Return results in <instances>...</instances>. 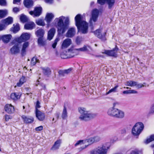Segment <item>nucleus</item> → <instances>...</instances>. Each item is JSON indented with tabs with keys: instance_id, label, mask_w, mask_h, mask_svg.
<instances>
[{
	"instance_id": "56",
	"label": "nucleus",
	"mask_w": 154,
	"mask_h": 154,
	"mask_svg": "<svg viewBox=\"0 0 154 154\" xmlns=\"http://www.w3.org/2000/svg\"><path fill=\"white\" fill-rule=\"evenodd\" d=\"M59 74L61 76H64L65 75L64 71V70H60L58 72Z\"/></svg>"
},
{
	"instance_id": "8",
	"label": "nucleus",
	"mask_w": 154,
	"mask_h": 154,
	"mask_svg": "<svg viewBox=\"0 0 154 154\" xmlns=\"http://www.w3.org/2000/svg\"><path fill=\"white\" fill-rule=\"evenodd\" d=\"M30 36V34L28 33H23L20 36L17 38V41L19 43L24 42L28 40Z\"/></svg>"
},
{
	"instance_id": "1",
	"label": "nucleus",
	"mask_w": 154,
	"mask_h": 154,
	"mask_svg": "<svg viewBox=\"0 0 154 154\" xmlns=\"http://www.w3.org/2000/svg\"><path fill=\"white\" fill-rule=\"evenodd\" d=\"M82 18L81 15L78 14L75 17V20L78 32L85 34L88 32V24L86 21L83 20Z\"/></svg>"
},
{
	"instance_id": "49",
	"label": "nucleus",
	"mask_w": 154,
	"mask_h": 154,
	"mask_svg": "<svg viewBox=\"0 0 154 154\" xmlns=\"http://www.w3.org/2000/svg\"><path fill=\"white\" fill-rule=\"evenodd\" d=\"M65 20L64 23V24H66V26L68 27V26L69 23V19L68 17L65 18Z\"/></svg>"
},
{
	"instance_id": "45",
	"label": "nucleus",
	"mask_w": 154,
	"mask_h": 154,
	"mask_svg": "<svg viewBox=\"0 0 154 154\" xmlns=\"http://www.w3.org/2000/svg\"><path fill=\"white\" fill-rule=\"evenodd\" d=\"M94 131L92 130H88L87 132V134L88 136H91L94 134Z\"/></svg>"
},
{
	"instance_id": "63",
	"label": "nucleus",
	"mask_w": 154,
	"mask_h": 154,
	"mask_svg": "<svg viewBox=\"0 0 154 154\" xmlns=\"http://www.w3.org/2000/svg\"><path fill=\"white\" fill-rule=\"evenodd\" d=\"M131 154H138V152L137 151L133 150L131 152Z\"/></svg>"
},
{
	"instance_id": "15",
	"label": "nucleus",
	"mask_w": 154,
	"mask_h": 154,
	"mask_svg": "<svg viewBox=\"0 0 154 154\" xmlns=\"http://www.w3.org/2000/svg\"><path fill=\"white\" fill-rule=\"evenodd\" d=\"M35 114L36 117L39 121H42L44 119L45 117L44 113L42 112L38 109H36Z\"/></svg>"
},
{
	"instance_id": "17",
	"label": "nucleus",
	"mask_w": 154,
	"mask_h": 154,
	"mask_svg": "<svg viewBox=\"0 0 154 154\" xmlns=\"http://www.w3.org/2000/svg\"><path fill=\"white\" fill-rule=\"evenodd\" d=\"M29 46V43L28 42H24L23 44L21 50V54L24 56L26 54V50Z\"/></svg>"
},
{
	"instance_id": "60",
	"label": "nucleus",
	"mask_w": 154,
	"mask_h": 154,
	"mask_svg": "<svg viewBox=\"0 0 154 154\" xmlns=\"http://www.w3.org/2000/svg\"><path fill=\"white\" fill-rule=\"evenodd\" d=\"M10 119H11V118L10 116L6 115L5 116V119L6 121H8Z\"/></svg>"
},
{
	"instance_id": "31",
	"label": "nucleus",
	"mask_w": 154,
	"mask_h": 154,
	"mask_svg": "<svg viewBox=\"0 0 154 154\" xmlns=\"http://www.w3.org/2000/svg\"><path fill=\"white\" fill-rule=\"evenodd\" d=\"M38 44L40 46H44L46 44V42L44 40L43 37L39 38L38 39Z\"/></svg>"
},
{
	"instance_id": "64",
	"label": "nucleus",
	"mask_w": 154,
	"mask_h": 154,
	"mask_svg": "<svg viewBox=\"0 0 154 154\" xmlns=\"http://www.w3.org/2000/svg\"><path fill=\"white\" fill-rule=\"evenodd\" d=\"M154 112V104L152 106L151 108V109L150 111V112L151 113H153Z\"/></svg>"
},
{
	"instance_id": "10",
	"label": "nucleus",
	"mask_w": 154,
	"mask_h": 154,
	"mask_svg": "<svg viewBox=\"0 0 154 154\" xmlns=\"http://www.w3.org/2000/svg\"><path fill=\"white\" fill-rule=\"evenodd\" d=\"M42 8L41 7H36L35 8L33 11H31L29 12L30 14L33 16L38 17L41 14Z\"/></svg>"
},
{
	"instance_id": "43",
	"label": "nucleus",
	"mask_w": 154,
	"mask_h": 154,
	"mask_svg": "<svg viewBox=\"0 0 154 154\" xmlns=\"http://www.w3.org/2000/svg\"><path fill=\"white\" fill-rule=\"evenodd\" d=\"M154 140V135H151L149 138L147 139L145 142V143L148 144Z\"/></svg>"
},
{
	"instance_id": "53",
	"label": "nucleus",
	"mask_w": 154,
	"mask_h": 154,
	"mask_svg": "<svg viewBox=\"0 0 154 154\" xmlns=\"http://www.w3.org/2000/svg\"><path fill=\"white\" fill-rule=\"evenodd\" d=\"M41 107L40 106V103L39 101H37L36 105H35V111H36V109H38V108H39Z\"/></svg>"
},
{
	"instance_id": "6",
	"label": "nucleus",
	"mask_w": 154,
	"mask_h": 154,
	"mask_svg": "<svg viewBox=\"0 0 154 154\" xmlns=\"http://www.w3.org/2000/svg\"><path fill=\"white\" fill-rule=\"evenodd\" d=\"M144 128V125L142 123L138 122L136 123L132 129V134L134 136H139L143 130Z\"/></svg>"
},
{
	"instance_id": "50",
	"label": "nucleus",
	"mask_w": 154,
	"mask_h": 154,
	"mask_svg": "<svg viewBox=\"0 0 154 154\" xmlns=\"http://www.w3.org/2000/svg\"><path fill=\"white\" fill-rule=\"evenodd\" d=\"M146 84L145 83H143V84H138L137 82V85H136V88L138 89L142 87H143L144 86V85H146Z\"/></svg>"
},
{
	"instance_id": "24",
	"label": "nucleus",
	"mask_w": 154,
	"mask_h": 154,
	"mask_svg": "<svg viewBox=\"0 0 154 154\" xmlns=\"http://www.w3.org/2000/svg\"><path fill=\"white\" fill-rule=\"evenodd\" d=\"M21 94L18 92H14L11 94L10 98L14 100H17L19 99L20 97Z\"/></svg>"
},
{
	"instance_id": "18",
	"label": "nucleus",
	"mask_w": 154,
	"mask_h": 154,
	"mask_svg": "<svg viewBox=\"0 0 154 154\" xmlns=\"http://www.w3.org/2000/svg\"><path fill=\"white\" fill-rule=\"evenodd\" d=\"M118 109L114 107L110 108L108 110L107 113L110 116L116 117Z\"/></svg>"
},
{
	"instance_id": "12",
	"label": "nucleus",
	"mask_w": 154,
	"mask_h": 154,
	"mask_svg": "<svg viewBox=\"0 0 154 154\" xmlns=\"http://www.w3.org/2000/svg\"><path fill=\"white\" fill-rule=\"evenodd\" d=\"M10 52L12 54H16L20 52V49L18 44H16L10 49Z\"/></svg>"
},
{
	"instance_id": "55",
	"label": "nucleus",
	"mask_w": 154,
	"mask_h": 154,
	"mask_svg": "<svg viewBox=\"0 0 154 154\" xmlns=\"http://www.w3.org/2000/svg\"><path fill=\"white\" fill-rule=\"evenodd\" d=\"M43 129V127L42 126H40L35 128V130L36 131H38L42 130Z\"/></svg>"
},
{
	"instance_id": "30",
	"label": "nucleus",
	"mask_w": 154,
	"mask_h": 154,
	"mask_svg": "<svg viewBox=\"0 0 154 154\" xmlns=\"http://www.w3.org/2000/svg\"><path fill=\"white\" fill-rule=\"evenodd\" d=\"M45 33L44 31L42 29H40L37 31L35 34L39 38H43Z\"/></svg>"
},
{
	"instance_id": "7",
	"label": "nucleus",
	"mask_w": 154,
	"mask_h": 154,
	"mask_svg": "<svg viewBox=\"0 0 154 154\" xmlns=\"http://www.w3.org/2000/svg\"><path fill=\"white\" fill-rule=\"evenodd\" d=\"M99 14V11L97 9H95L92 11V17L90 21V25L91 29H93V26L95 24V22L97 21Z\"/></svg>"
},
{
	"instance_id": "42",
	"label": "nucleus",
	"mask_w": 154,
	"mask_h": 154,
	"mask_svg": "<svg viewBox=\"0 0 154 154\" xmlns=\"http://www.w3.org/2000/svg\"><path fill=\"white\" fill-rule=\"evenodd\" d=\"M39 61L37 59L36 57H34L32 59L31 63L32 65H35L36 63L38 62Z\"/></svg>"
},
{
	"instance_id": "37",
	"label": "nucleus",
	"mask_w": 154,
	"mask_h": 154,
	"mask_svg": "<svg viewBox=\"0 0 154 154\" xmlns=\"http://www.w3.org/2000/svg\"><path fill=\"white\" fill-rule=\"evenodd\" d=\"M67 114L66 108L65 106H64L62 114V117L63 119H65L66 118L67 116Z\"/></svg>"
},
{
	"instance_id": "41",
	"label": "nucleus",
	"mask_w": 154,
	"mask_h": 154,
	"mask_svg": "<svg viewBox=\"0 0 154 154\" xmlns=\"http://www.w3.org/2000/svg\"><path fill=\"white\" fill-rule=\"evenodd\" d=\"M94 143H97L101 139L100 136H96L92 137Z\"/></svg>"
},
{
	"instance_id": "52",
	"label": "nucleus",
	"mask_w": 154,
	"mask_h": 154,
	"mask_svg": "<svg viewBox=\"0 0 154 154\" xmlns=\"http://www.w3.org/2000/svg\"><path fill=\"white\" fill-rule=\"evenodd\" d=\"M106 0H97V3L100 5H103L105 4Z\"/></svg>"
},
{
	"instance_id": "33",
	"label": "nucleus",
	"mask_w": 154,
	"mask_h": 154,
	"mask_svg": "<svg viewBox=\"0 0 154 154\" xmlns=\"http://www.w3.org/2000/svg\"><path fill=\"white\" fill-rule=\"evenodd\" d=\"M26 82L25 78L24 76H22L20 79L19 82L17 83V86L20 87Z\"/></svg>"
},
{
	"instance_id": "5",
	"label": "nucleus",
	"mask_w": 154,
	"mask_h": 154,
	"mask_svg": "<svg viewBox=\"0 0 154 154\" xmlns=\"http://www.w3.org/2000/svg\"><path fill=\"white\" fill-rule=\"evenodd\" d=\"M108 143L103 144L91 150L90 154H106L109 146H107Z\"/></svg>"
},
{
	"instance_id": "62",
	"label": "nucleus",
	"mask_w": 154,
	"mask_h": 154,
	"mask_svg": "<svg viewBox=\"0 0 154 154\" xmlns=\"http://www.w3.org/2000/svg\"><path fill=\"white\" fill-rule=\"evenodd\" d=\"M45 1L46 3L51 4L53 2V0H45Z\"/></svg>"
},
{
	"instance_id": "44",
	"label": "nucleus",
	"mask_w": 154,
	"mask_h": 154,
	"mask_svg": "<svg viewBox=\"0 0 154 154\" xmlns=\"http://www.w3.org/2000/svg\"><path fill=\"white\" fill-rule=\"evenodd\" d=\"M118 87V85H116V86H115L114 88H113L111 89L108 92L106 93V94H109V93L112 92H117V88Z\"/></svg>"
},
{
	"instance_id": "36",
	"label": "nucleus",
	"mask_w": 154,
	"mask_h": 154,
	"mask_svg": "<svg viewBox=\"0 0 154 154\" xmlns=\"http://www.w3.org/2000/svg\"><path fill=\"white\" fill-rule=\"evenodd\" d=\"M20 20L21 22L24 23L27 22L28 19L26 15L22 14L20 16Z\"/></svg>"
},
{
	"instance_id": "32",
	"label": "nucleus",
	"mask_w": 154,
	"mask_h": 154,
	"mask_svg": "<svg viewBox=\"0 0 154 154\" xmlns=\"http://www.w3.org/2000/svg\"><path fill=\"white\" fill-rule=\"evenodd\" d=\"M117 114L116 116V118H122L124 117V113L122 111L118 109Z\"/></svg>"
},
{
	"instance_id": "23",
	"label": "nucleus",
	"mask_w": 154,
	"mask_h": 154,
	"mask_svg": "<svg viewBox=\"0 0 154 154\" xmlns=\"http://www.w3.org/2000/svg\"><path fill=\"white\" fill-rule=\"evenodd\" d=\"M56 30L55 28H52L48 32V39L49 40H51L53 37L55 33Z\"/></svg>"
},
{
	"instance_id": "14",
	"label": "nucleus",
	"mask_w": 154,
	"mask_h": 154,
	"mask_svg": "<svg viewBox=\"0 0 154 154\" xmlns=\"http://www.w3.org/2000/svg\"><path fill=\"white\" fill-rule=\"evenodd\" d=\"M21 117L24 122L26 123H31L34 121V118L31 116L23 115Z\"/></svg>"
},
{
	"instance_id": "29",
	"label": "nucleus",
	"mask_w": 154,
	"mask_h": 154,
	"mask_svg": "<svg viewBox=\"0 0 154 154\" xmlns=\"http://www.w3.org/2000/svg\"><path fill=\"white\" fill-rule=\"evenodd\" d=\"M24 3L25 6L29 8L33 6V3L32 0H24Z\"/></svg>"
},
{
	"instance_id": "13",
	"label": "nucleus",
	"mask_w": 154,
	"mask_h": 154,
	"mask_svg": "<svg viewBox=\"0 0 154 154\" xmlns=\"http://www.w3.org/2000/svg\"><path fill=\"white\" fill-rule=\"evenodd\" d=\"M94 143V142L92 137L84 140V143L86 144L84 146H81L80 147V148L82 150L86 148L89 145H90Z\"/></svg>"
},
{
	"instance_id": "39",
	"label": "nucleus",
	"mask_w": 154,
	"mask_h": 154,
	"mask_svg": "<svg viewBox=\"0 0 154 154\" xmlns=\"http://www.w3.org/2000/svg\"><path fill=\"white\" fill-rule=\"evenodd\" d=\"M7 13L8 12L6 10H0V17H4Z\"/></svg>"
},
{
	"instance_id": "34",
	"label": "nucleus",
	"mask_w": 154,
	"mask_h": 154,
	"mask_svg": "<svg viewBox=\"0 0 154 154\" xmlns=\"http://www.w3.org/2000/svg\"><path fill=\"white\" fill-rule=\"evenodd\" d=\"M137 85V82L133 81H129L126 82V85L131 87L136 86Z\"/></svg>"
},
{
	"instance_id": "16",
	"label": "nucleus",
	"mask_w": 154,
	"mask_h": 154,
	"mask_svg": "<svg viewBox=\"0 0 154 154\" xmlns=\"http://www.w3.org/2000/svg\"><path fill=\"white\" fill-rule=\"evenodd\" d=\"M12 37V35L11 34L3 35L1 37V39L4 43H7L10 41Z\"/></svg>"
},
{
	"instance_id": "38",
	"label": "nucleus",
	"mask_w": 154,
	"mask_h": 154,
	"mask_svg": "<svg viewBox=\"0 0 154 154\" xmlns=\"http://www.w3.org/2000/svg\"><path fill=\"white\" fill-rule=\"evenodd\" d=\"M35 22L39 26H44L45 25L44 20L41 19L36 20Z\"/></svg>"
},
{
	"instance_id": "61",
	"label": "nucleus",
	"mask_w": 154,
	"mask_h": 154,
	"mask_svg": "<svg viewBox=\"0 0 154 154\" xmlns=\"http://www.w3.org/2000/svg\"><path fill=\"white\" fill-rule=\"evenodd\" d=\"M130 94H136L137 93V92L134 90H129Z\"/></svg>"
},
{
	"instance_id": "57",
	"label": "nucleus",
	"mask_w": 154,
	"mask_h": 154,
	"mask_svg": "<svg viewBox=\"0 0 154 154\" xmlns=\"http://www.w3.org/2000/svg\"><path fill=\"white\" fill-rule=\"evenodd\" d=\"M20 11L19 8L17 7H14L13 9V11L14 13H17Z\"/></svg>"
},
{
	"instance_id": "4",
	"label": "nucleus",
	"mask_w": 154,
	"mask_h": 154,
	"mask_svg": "<svg viewBox=\"0 0 154 154\" xmlns=\"http://www.w3.org/2000/svg\"><path fill=\"white\" fill-rule=\"evenodd\" d=\"M88 48H90L89 46H84L83 47L75 49H68L67 52H66L67 56H66L64 57L63 56L62 54H61V56L62 58L65 59L66 58H70L73 57L75 55V54L77 51H88Z\"/></svg>"
},
{
	"instance_id": "28",
	"label": "nucleus",
	"mask_w": 154,
	"mask_h": 154,
	"mask_svg": "<svg viewBox=\"0 0 154 154\" xmlns=\"http://www.w3.org/2000/svg\"><path fill=\"white\" fill-rule=\"evenodd\" d=\"M54 16L52 13H48L46 14L45 20L48 23H49Z\"/></svg>"
},
{
	"instance_id": "19",
	"label": "nucleus",
	"mask_w": 154,
	"mask_h": 154,
	"mask_svg": "<svg viewBox=\"0 0 154 154\" xmlns=\"http://www.w3.org/2000/svg\"><path fill=\"white\" fill-rule=\"evenodd\" d=\"M41 68L43 75L47 77H49L51 74V69L48 67H41Z\"/></svg>"
},
{
	"instance_id": "58",
	"label": "nucleus",
	"mask_w": 154,
	"mask_h": 154,
	"mask_svg": "<svg viewBox=\"0 0 154 154\" xmlns=\"http://www.w3.org/2000/svg\"><path fill=\"white\" fill-rule=\"evenodd\" d=\"M72 70V69L71 68H69V69H67L64 70V72H65V74H68L70 72H71Z\"/></svg>"
},
{
	"instance_id": "35",
	"label": "nucleus",
	"mask_w": 154,
	"mask_h": 154,
	"mask_svg": "<svg viewBox=\"0 0 154 154\" xmlns=\"http://www.w3.org/2000/svg\"><path fill=\"white\" fill-rule=\"evenodd\" d=\"M14 26L13 27L11 28V30L14 33H16L19 30V26L18 24H16L15 26L14 24Z\"/></svg>"
},
{
	"instance_id": "9",
	"label": "nucleus",
	"mask_w": 154,
	"mask_h": 154,
	"mask_svg": "<svg viewBox=\"0 0 154 154\" xmlns=\"http://www.w3.org/2000/svg\"><path fill=\"white\" fill-rule=\"evenodd\" d=\"M101 29H97L94 32V34L98 38L101 39L103 41L106 40L105 36L106 32H105L103 34L101 33Z\"/></svg>"
},
{
	"instance_id": "47",
	"label": "nucleus",
	"mask_w": 154,
	"mask_h": 154,
	"mask_svg": "<svg viewBox=\"0 0 154 154\" xmlns=\"http://www.w3.org/2000/svg\"><path fill=\"white\" fill-rule=\"evenodd\" d=\"M82 38L77 37L76 38V42L78 45H79L82 41Z\"/></svg>"
},
{
	"instance_id": "26",
	"label": "nucleus",
	"mask_w": 154,
	"mask_h": 154,
	"mask_svg": "<svg viewBox=\"0 0 154 154\" xmlns=\"http://www.w3.org/2000/svg\"><path fill=\"white\" fill-rule=\"evenodd\" d=\"M61 140H57L54 143V145L51 148L52 150H55L59 149L61 143Z\"/></svg>"
},
{
	"instance_id": "48",
	"label": "nucleus",
	"mask_w": 154,
	"mask_h": 154,
	"mask_svg": "<svg viewBox=\"0 0 154 154\" xmlns=\"http://www.w3.org/2000/svg\"><path fill=\"white\" fill-rule=\"evenodd\" d=\"M84 144V140H79L75 144V146H77L80 144L81 145L82 144Z\"/></svg>"
},
{
	"instance_id": "2",
	"label": "nucleus",
	"mask_w": 154,
	"mask_h": 154,
	"mask_svg": "<svg viewBox=\"0 0 154 154\" xmlns=\"http://www.w3.org/2000/svg\"><path fill=\"white\" fill-rule=\"evenodd\" d=\"M79 111L81 114L79 119L82 121H88L92 119L96 116V115L88 111L83 107L79 108Z\"/></svg>"
},
{
	"instance_id": "46",
	"label": "nucleus",
	"mask_w": 154,
	"mask_h": 154,
	"mask_svg": "<svg viewBox=\"0 0 154 154\" xmlns=\"http://www.w3.org/2000/svg\"><path fill=\"white\" fill-rule=\"evenodd\" d=\"M59 39L58 38H56L54 40V43L52 45V47L54 48H56V46L57 44V42L59 41Z\"/></svg>"
},
{
	"instance_id": "3",
	"label": "nucleus",
	"mask_w": 154,
	"mask_h": 154,
	"mask_svg": "<svg viewBox=\"0 0 154 154\" xmlns=\"http://www.w3.org/2000/svg\"><path fill=\"white\" fill-rule=\"evenodd\" d=\"M65 19V17L62 16L59 18H56L55 20H58L57 27V32L59 34H62L64 33L68 28L66 24H64L63 20Z\"/></svg>"
},
{
	"instance_id": "20",
	"label": "nucleus",
	"mask_w": 154,
	"mask_h": 154,
	"mask_svg": "<svg viewBox=\"0 0 154 154\" xmlns=\"http://www.w3.org/2000/svg\"><path fill=\"white\" fill-rule=\"evenodd\" d=\"M5 111L9 114L13 113L14 111V107L11 104H7L5 106Z\"/></svg>"
},
{
	"instance_id": "27",
	"label": "nucleus",
	"mask_w": 154,
	"mask_h": 154,
	"mask_svg": "<svg viewBox=\"0 0 154 154\" xmlns=\"http://www.w3.org/2000/svg\"><path fill=\"white\" fill-rule=\"evenodd\" d=\"M13 21V19L12 17H9L6 19L2 20V23L6 26L11 24Z\"/></svg>"
},
{
	"instance_id": "40",
	"label": "nucleus",
	"mask_w": 154,
	"mask_h": 154,
	"mask_svg": "<svg viewBox=\"0 0 154 154\" xmlns=\"http://www.w3.org/2000/svg\"><path fill=\"white\" fill-rule=\"evenodd\" d=\"M107 4L108 5L109 8H111L114 5L115 2V0H106Z\"/></svg>"
},
{
	"instance_id": "21",
	"label": "nucleus",
	"mask_w": 154,
	"mask_h": 154,
	"mask_svg": "<svg viewBox=\"0 0 154 154\" xmlns=\"http://www.w3.org/2000/svg\"><path fill=\"white\" fill-rule=\"evenodd\" d=\"M75 33V29L74 28H69L67 32L66 36V37L71 38L73 36Z\"/></svg>"
},
{
	"instance_id": "22",
	"label": "nucleus",
	"mask_w": 154,
	"mask_h": 154,
	"mask_svg": "<svg viewBox=\"0 0 154 154\" xmlns=\"http://www.w3.org/2000/svg\"><path fill=\"white\" fill-rule=\"evenodd\" d=\"M71 43V40L69 38H66L64 40L62 45V48H67L69 46Z\"/></svg>"
},
{
	"instance_id": "25",
	"label": "nucleus",
	"mask_w": 154,
	"mask_h": 154,
	"mask_svg": "<svg viewBox=\"0 0 154 154\" xmlns=\"http://www.w3.org/2000/svg\"><path fill=\"white\" fill-rule=\"evenodd\" d=\"M35 25L32 22H30L28 23H26L24 25V28L26 29L31 30L35 27Z\"/></svg>"
},
{
	"instance_id": "54",
	"label": "nucleus",
	"mask_w": 154,
	"mask_h": 154,
	"mask_svg": "<svg viewBox=\"0 0 154 154\" xmlns=\"http://www.w3.org/2000/svg\"><path fill=\"white\" fill-rule=\"evenodd\" d=\"M6 2L5 0H0V5L1 6H5Z\"/></svg>"
},
{
	"instance_id": "11",
	"label": "nucleus",
	"mask_w": 154,
	"mask_h": 154,
	"mask_svg": "<svg viewBox=\"0 0 154 154\" xmlns=\"http://www.w3.org/2000/svg\"><path fill=\"white\" fill-rule=\"evenodd\" d=\"M118 50V48L117 47V46L116 45V47L113 50L105 51L104 53L109 56L116 57H117V53Z\"/></svg>"
},
{
	"instance_id": "51",
	"label": "nucleus",
	"mask_w": 154,
	"mask_h": 154,
	"mask_svg": "<svg viewBox=\"0 0 154 154\" xmlns=\"http://www.w3.org/2000/svg\"><path fill=\"white\" fill-rule=\"evenodd\" d=\"M6 26V25L2 23L0 24V31L5 29Z\"/></svg>"
},
{
	"instance_id": "59",
	"label": "nucleus",
	"mask_w": 154,
	"mask_h": 154,
	"mask_svg": "<svg viewBox=\"0 0 154 154\" xmlns=\"http://www.w3.org/2000/svg\"><path fill=\"white\" fill-rule=\"evenodd\" d=\"M40 86L41 87L40 89L41 90H45L46 89V86L45 85L43 84H40Z\"/></svg>"
}]
</instances>
